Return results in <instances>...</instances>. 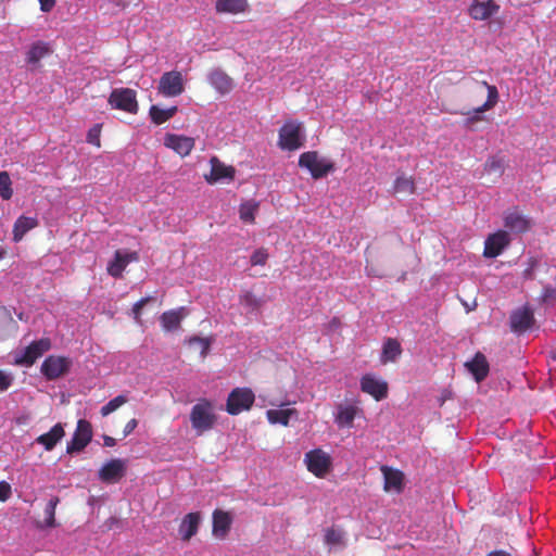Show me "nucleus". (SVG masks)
<instances>
[{
	"instance_id": "nucleus-1",
	"label": "nucleus",
	"mask_w": 556,
	"mask_h": 556,
	"mask_svg": "<svg viewBox=\"0 0 556 556\" xmlns=\"http://www.w3.org/2000/svg\"><path fill=\"white\" fill-rule=\"evenodd\" d=\"M190 422L199 435L211 430L216 422L212 402L206 399L199 400L191 408Z\"/></svg>"
},
{
	"instance_id": "nucleus-2",
	"label": "nucleus",
	"mask_w": 556,
	"mask_h": 556,
	"mask_svg": "<svg viewBox=\"0 0 556 556\" xmlns=\"http://www.w3.org/2000/svg\"><path fill=\"white\" fill-rule=\"evenodd\" d=\"M299 166L306 168L314 179H320L334 170V164L319 157L317 151H307L300 155Z\"/></svg>"
},
{
	"instance_id": "nucleus-3",
	"label": "nucleus",
	"mask_w": 556,
	"mask_h": 556,
	"mask_svg": "<svg viewBox=\"0 0 556 556\" xmlns=\"http://www.w3.org/2000/svg\"><path fill=\"white\" fill-rule=\"evenodd\" d=\"M303 144L302 124L293 121L285 123L279 129V148L287 151H295L303 147Z\"/></svg>"
},
{
	"instance_id": "nucleus-4",
	"label": "nucleus",
	"mask_w": 556,
	"mask_h": 556,
	"mask_svg": "<svg viewBox=\"0 0 556 556\" xmlns=\"http://www.w3.org/2000/svg\"><path fill=\"white\" fill-rule=\"evenodd\" d=\"M109 104L112 109L136 114L139 110L137 93L130 88H116L109 97Z\"/></svg>"
},
{
	"instance_id": "nucleus-5",
	"label": "nucleus",
	"mask_w": 556,
	"mask_h": 556,
	"mask_svg": "<svg viewBox=\"0 0 556 556\" xmlns=\"http://www.w3.org/2000/svg\"><path fill=\"white\" fill-rule=\"evenodd\" d=\"M255 401V395L249 388H235L228 395L226 410L230 415H239L249 410Z\"/></svg>"
},
{
	"instance_id": "nucleus-6",
	"label": "nucleus",
	"mask_w": 556,
	"mask_h": 556,
	"mask_svg": "<svg viewBox=\"0 0 556 556\" xmlns=\"http://www.w3.org/2000/svg\"><path fill=\"white\" fill-rule=\"evenodd\" d=\"M304 463L307 470L317 478H325L332 465L330 455L321 448L307 452L304 456Z\"/></svg>"
},
{
	"instance_id": "nucleus-7",
	"label": "nucleus",
	"mask_w": 556,
	"mask_h": 556,
	"mask_svg": "<svg viewBox=\"0 0 556 556\" xmlns=\"http://www.w3.org/2000/svg\"><path fill=\"white\" fill-rule=\"evenodd\" d=\"M51 349V342L48 338H42L31 342L22 352L17 353L14 358V364L20 366L29 367L36 363L47 351Z\"/></svg>"
},
{
	"instance_id": "nucleus-8",
	"label": "nucleus",
	"mask_w": 556,
	"mask_h": 556,
	"mask_svg": "<svg viewBox=\"0 0 556 556\" xmlns=\"http://www.w3.org/2000/svg\"><path fill=\"white\" fill-rule=\"evenodd\" d=\"M91 424L86 419H79L73 438L66 445V453L74 454L81 452L91 442Z\"/></svg>"
},
{
	"instance_id": "nucleus-9",
	"label": "nucleus",
	"mask_w": 556,
	"mask_h": 556,
	"mask_svg": "<svg viewBox=\"0 0 556 556\" xmlns=\"http://www.w3.org/2000/svg\"><path fill=\"white\" fill-rule=\"evenodd\" d=\"M72 361L65 356L50 355L41 364V372L48 380H55L68 372Z\"/></svg>"
},
{
	"instance_id": "nucleus-10",
	"label": "nucleus",
	"mask_w": 556,
	"mask_h": 556,
	"mask_svg": "<svg viewBox=\"0 0 556 556\" xmlns=\"http://www.w3.org/2000/svg\"><path fill=\"white\" fill-rule=\"evenodd\" d=\"M361 390L372 396L376 401H382L388 396L389 386L388 382L377 378L372 374H366L359 381Z\"/></svg>"
},
{
	"instance_id": "nucleus-11",
	"label": "nucleus",
	"mask_w": 556,
	"mask_h": 556,
	"mask_svg": "<svg viewBox=\"0 0 556 556\" xmlns=\"http://www.w3.org/2000/svg\"><path fill=\"white\" fill-rule=\"evenodd\" d=\"M159 91L165 97H177L181 94L184 91L181 74L176 71L164 73L160 78Z\"/></svg>"
},
{
	"instance_id": "nucleus-12",
	"label": "nucleus",
	"mask_w": 556,
	"mask_h": 556,
	"mask_svg": "<svg viewBox=\"0 0 556 556\" xmlns=\"http://www.w3.org/2000/svg\"><path fill=\"white\" fill-rule=\"evenodd\" d=\"M480 86L485 88L488 91L486 101L482 105L476 108L473 113L465 119L466 127H470L473 123L480 122L482 119L480 114L493 109L498 102V90L494 85L481 81Z\"/></svg>"
},
{
	"instance_id": "nucleus-13",
	"label": "nucleus",
	"mask_w": 556,
	"mask_h": 556,
	"mask_svg": "<svg viewBox=\"0 0 556 556\" xmlns=\"http://www.w3.org/2000/svg\"><path fill=\"white\" fill-rule=\"evenodd\" d=\"M211 172L204 175L205 180L213 185L222 180L231 181L235 178L236 169L219 161L217 156H212L210 160Z\"/></svg>"
},
{
	"instance_id": "nucleus-14",
	"label": "nucleus",
	"mask_w": 556,
	"mask_h": 556,
	"mask_svg": "<svg viewBox=\"0 0 556 556\" xmlns=\"http://www.w3.org/2000/svg\"><path fill=\"white\" fill-rule=\"evenodd\" d=\"M195 140L192 137L184 135L166 134L164 137V146L172 149L181 157L188 156L193 150Z\"/></svg>"
},
{
	"instance_id": "nucleus-15",
	"label": "nucleus",
	"mask_w": 556,
	"mask_h": 556,
	"mask_svg": "<svg viewBox=\"0 0 556 556\" xmlns=\"http://www.w3.org/2000/svg\"><path fill=\"white\" fill-rule=\"evenodd\" d=\"M509 242L510 239L508 233L504 230H498L486 238L483 255L485 257L494 258L502 254L504 249L508 247Z\"/></svg>"
},
{
	"instance_id": "nucleus-16",
	"label": "nucleus",
	"mask_w": 556,
	"mask_h": 556,
	"mask_svg": "<svg viewBox=\"0 0 556 556\" xmlns=\"http://www.w3.org/2000/svg\"><path fill=\"white\" fill-rule=\"evenodd\" d=\"M500 5L494 0H473L469 7V15L476 21H484L496 14Z\"/></svg>"
},
{
	"instance_id": "nucleus-17",
	"label": "nucleus",
	"mask_w": 556,
	"mask_h": 556,
	"mask_svg": "<svg viewBox=\"0 0 556 556\" xmlns=\"http://www.w3.org/2000/svg\"><path fill=\"white\" fill-rule=\"evenodd\" d=\"M125 475V464L122 459H111L99 470V479L105 483L117 482Z\"/></svg>"
},
{
	"instance_id": "nucleus-18",
	"label": "nucleus",
	"mask_w": 556,
	"mask_h": 556,
	"mask_svg": "<svg viewBox=\"0 0 556 556\" xmlns=\"http://www.w3.org/2000/svg\"><path fill=\"white\" fill-rule=\"evenodd\" d=\"M533 323V312L529 307L519 308L510 315V328L514 332H526L532 327Z\"/></svg>"
},
{
	"instance_id": "nucleus-19",
	"label": "nucleus",
	"mask_w": 556,
	"mask_h": 556,
	"mask_svg": "<svg viewBox=\"0 0 556 556\" xmlns=\"http://www.w3.org/2000/svg\"><path fill=\"white\" fill-rule=\"evenodd\" d=\"M186 307H178L164 312L160 316V323L163 331L173 332L180 328L182 319L187 316Z\"/></svg>"
},
{
	"instance_id": "nucleus-20",
	"label": "nucleus",
	"mask_w": 556,
	"mask_h": 556,
	"mask_svg": "<svg viewBox=\"0 0 556 556\" xmlns=\"http://www.w3.org/2000/svg\"><path fill=\"white\" fill-rule=\"evenodd\" d=\"M138 260V255L136 252L132 253H122L121 251H116L114 255V260L108 265V273L114 278H119L123 275L126 266L131 262Z\"/></svg>"
},
{
	"instance_id": "nucleus-21",
	"label": "nucleus",
	"mask_w": 556,
	"mask_h": 556,
	"mask_svg": "<svg viewBox=\"0 0 556 556\" xmlns=\"http://www.w3.org/2000/svg\"><path fill=\"white\" fill-rule=\"evenodd\" d=\"M477 382L483 381L489 375V363L484 354L477 352L470 362L465 364Z\"/></svg>"
},
{
	"instance_id": "nucleus-22",
	"label": "nucleus",
	"mask_w": 556,
	"mask_h": 556,
	"mask_svg": "<svg viewBox=\"0 0 556 556\" xmlns=\"http://www.w3.org/2000/svg\"><path fill=\"white\" fill-rule=\"evenodd\" d=\"M381 471L384 477V491H395L401 493L404 486V475L401 470L392 469L388 466H382Z\"/></svg>"
},
{
	"instance_id": "nucleus-23",
	"label": "nucleus",
	"mask_w": 556,
	"mask_h": 556,
	"mask_svg": "<svg viewBox=\"0 0 556 556\" xmlns=\"http://www.w3.org/2000/svg\"><path fill=\"white\" fill-rule=\"evenodd\" d=\"M200 513H189L182 518L178 528V532L182 541H189L197 534L200 526Z\"/></svg>"
},
{
	"instance_id": "nucleus-24",
	"label": "nucleus",
	"mask_w": 556,
	"mask_h": 556,
	"mask_svg": "<svg viewBox=\"0 0 556 556\" xmlns=\"http://www.w3.org/2000/svg\"><path fill=\"white\" fill-rule=\"evenodd\" d=\"M363 409L356 405H339L336 415V422L340 428H352L356 416L361 415Z\"/></svg>"
},
{
	"instance_id": "nucleus-25",
	"label": "nucleus",
	"mask_w": 556,
	"mask_h": 556,
	"mask_svg": "<svg viewBox=\"0 0 556 556\" xmlns=\"http://www.w3.org/2000/svg\"><path fill=\"white\" fill-rule=\"evenodd\" d=\"M232 519L229 513L216 509L213 513V534L216 538L225 539L230 530Z\"/></svg>"
},
{
	"instance_id": "nucleus-26",
	"label": "nucleus",
	"mask_w": 556,
	"mask_h": 556,
	"mask_svg": "<svg viewBox=\"0 0 556 556\" xmlns=\"http://www.w3.org/2000/svg\"><path fill=\"white\" fill-rule=\"evenodd\" d=\"M65 431L62 424L54 425L50 431L40 434L36 442L45 447L46 451H52L55 445L63 439Z\"/></svg>"
},
{
	"instance_id": "nucleus-27",
	"label": "nucleus",
	"mask_w": 556,
	"mask_h": 556,
	"mask_svg": "<svg viewBox=\"0 0 556 556\" xmlns=\"http://www.w3.org/2000/svg\"><path fill=\"white\" fill-rule=\"evenodd\" d=\"M504 225L511 232L523 233L530 229L531 222L526 216L514 211V212L506 214V216L504 218Z\"/></svg>"
},
{
	"instance_id": "nucleus-28",
	"label": "nucleus",
	"mask_w": 556,
	"mask_h": 556,
	"mask_svg": "<svg viewBox=\"0 0 556 556\" xmlns=\"http://www.w3.org/2000/svg\"><path fill=\"white\" fill-rule=\"evenodd\" d=\"M401 343L394 338H388L383 342L380 356L381 364L394 363L402 354Z\"/></svg>"
},
{
	"instance_id": "nucleus-29",
	"label": "nucleus",
	"mask_w": 556,
	"mask_h": 556,
	"mask_svg": "<svg viewBox=\"0 0 556 556\" xmlns=\"http://www.w3.org/2000/svg\"><path fill=\"white\" fill-rule=\"evenodd\" d=\"M38 226V219L36 217L20 216L13 226V240L18 242L29 230Z\"/></svg>"
},
{
	"instance_id": "nucleus-30",
	"label": "nucleus",
	"mask_w": 556,
	"mask_h": 556,
	"mask_svg": "<svg viewBox=\"0 0 556 556\" xmlns=\"http://www.w3.org/2000/svg\"><path fill=\"white\" fill-rule=\"evenodd\" d=\"M210 84L220 93L226 94L233 88L232 79L222 71H214L208 77Z\"/></svg>"
},
{
	"instance_id": "nucleus-31",
	"label": "nucleus",
	"mask_w": 556,
	"mask_h": 556,
	"mask_svg": "<svg viewBox=\"0 0 556 556\" xmlns=\"http://www.w3.org/2000/svg\"><path fill=\"white\" fill-rule=\"evenodd\" d=\"M51 52L52 51L47 42L36 41L30 46L26 53V62L28 64L36 65Z\"/></svg>"
},
{
	"instance_id": "nucleus-32",
	"label": "nucleus",
	"mask_w": 556,
	"mask_h": 556,
	"mask_svg": "<svg viewBox=\"0 0 556 556\" xmlns=\"http://www.w3.org/2000/svg\"><path fill=\"white\" fill-rule=\"evenodd\" d=\"M299 413L295 408H286V409H268L266 412L267 420L273 424H279L285 427L289 425V421L292 417H298Z\"/></svg>"
},
{
	"instance_id": "nucleus-33",
	"label": "nucleus",
	"mask_w": 556,
	"mask_h": 556,
	"mask_svg": "<svg viewBox=\"0 0 556 556\" xmlns=\"http://www.w3.org/2000/svg\"><path fill=\"white\" fill-rule=\"evenodd\" d=\"M247 0H217L216 11L223 13L239 14L247 10Z\"/></svg>"
},
{
	"instance_id": "nucleus-34",
	"label": "nucleus",
	"mask_w": 556,
	"mask_h": 556,
	"mask_svg": "<svg viewBox=\"0 0 556 556\" xmlns=\"http://www.w3.org/2000/svg\"><path fill=\"white\" fill-rule=\"evenodd\" d=\"M177 112V106H170L168 109H161L157 105H152L150 108V117L152 122L156 125H161L168 119H170Z\"/></svg>"
},
{
	"instance_id": "nucleus-35",
	"label": "nucleus",
	"mask_w": 556,
	"mask_h": 556,
	"mask_svg": "<svg viewBox=\"0 0 556 556\" xmlns=\"http://www.w3.org/2000/svg\"><path fill=\"white\" fill-rule=\"evenodd\" d=\"M504 169L505 161L500 156H491L484 164V173L489 176H493V181L504 174Z\"/></svg>"
},
{
	"instance_id": "nucleus-36",
	"label": "nucleus",
	"mask_w": 556,
	"mask_h": 556,
	"mask_svg": "<svg viewBox=\"0 0 556 556\" xmlns=\"http://www.w3.org/2000/svg\"><path fill=\"white\" fill-rule=\"evenodd\" d=\"M415 188L416 187L413 177L405 175L397 176L393 185V191L395 193L412 194L415 192Z\"/></svg>"
},
{
	"instance_id": "nucleus-37",
	"label": "nucleus",
	"mask_w": 556,
	"mask_h": 556,
	"mask_svg": "<svg viewBox=\"0 0 556 556\" xmlns=\"http://www.w3.org/2000/svg\"><path fill=\"white\" fill-rule=\"evenodd\" d=\"M239 302L250 312L257 311L263 305V301L251 291H244L239 296Z\"/></svg>"
},
{
	"instance_id": "nucleus-38",
	"label": "nucleus",
	"mask_w": 556,
	"mask_h": 556,
	"mask_svg": "<svg viewBox=\"0 0 556 556\" xmlns=\"http://www.w3.org/2000/svg\"><path fill=\"white\" fill-rule=\"evenodd\" d=\"M258 208V203L249 201L242 203L239 208L240 219L244 223L252 224L255 220V213Z\"/></svg>"
},
{
	"instance_id": "nucleus-39",
	"label": "nucleus",
	"mask_w": 556,
	"mask_h": 556,
	"mask_svg": "<svg viewBox=\"0 0 556 556\" xmlns=\"http://www.w3.org/2000/svg\"><path fill=\"white\" fill-rule=\"evenodd\" d=\"M60 503V498L58 496H52L45 508V527L54 528L56 526L55 522V509L58 504Z\"/></svg>"
},
{
	"instance_id": "nucleus-40",
	"label": "nucleus",
	"mask_w": 556,
	"mask_h": 556,
	"mask_svg": "<svg viewBox=\"0 0 556 556\" xmlns=\"http://www.w3.org/2000/svg\"><path fill=\"white\" fill-rule=\"evenodd\" d=\"M190 346H195L200 350V355L204 358L210 351L211 348V340L207 338H201L198 336L190 337L186 341Z\"/></svg>"
},
{
	"instance_id": "nucleus-41",
	"label": "nucleus",
	"mask_w": 556,
	"mask_h": 556,
	"mask_svg": "<svg viewBox=\"0 0 556 556\" xmlns=\"http://www.w3.org/2000/svg\"><path fill=\"white\" fill-rule=\"evenodd\" d=\"M11 178L8 172H0V197L3 200H10L13 195V190L11 187Z\"/></svg>"
},
{
	"instance_id": "nucleus-42",
	"label": "nucleus",
	"mask_w": 556,
	"mask_h": 556,
	"mask_svg": "<svg viewBox=\"0 0 556 556\" xmlns=\"http://www.w3.org/2000/svg\"><path fill=\"white\" fill-rule=\"evenodd\" d=\"M127 402H128L127 396L119 394V395L115 396L114 399L110 400L105 405H103L101 407V415L108 416Z\"/></svg>"
},
{
	"instance_id": "nucleus-43",
	"label": "nucleus",
	"mask_w": 556,
	"mask_h": 556,
	"mask_svg": "<svg viewBox=\"0 0 556 556\" xmlns=\"http://www.w3.org/2000/svg\"><path fill=\"white\" fill-rule=\"evenodd\" d=\"M12 324L13 319L9 312L5 308L0 307V341L7 337Z\"/></svg>"
},
{
	"instance_id": "nucleus-44",
	"label": "nucleus",
	"mask_w": 556,
	"mask_h": 556,
	"mask_svg": "<svg viewBox=\"0 0 556 556\" xmlns=\"http://www.w3.org/2000/svg\"><path fill=\"white\" fill-rule=\"evenodd\" d=\"M325 542L328 545H339L343 543V533L334 528H328L325 532Z\"/></svg>"
},
{
	"instance_id": "nucleus-45",
	"label": "nucleus",
	"mask_w": 556,
	"mask_h": 556,
	"mask_svg": "<svg viewBox=\"0 0 556 556\" xmlns=\"http://www.w3.org/2000/svg\"><path fill=\"white\" fill-rule=\"evenodd\" d=\"M268 260V252L265 248L256 249L251 255L250 262L252 266H264Z\"/></svg>"
},
{
	"instance_id": "nucleus-46",
	"label": "nucleus",
	"mask_w": 556,
	"mask_h": 556,
	"mask_svg": "<svg viewBox=\"0 0 556 556\" xmlns=\"http://www.w3.org/2000/svg\"><path fill=\"white\" fill-rule=\"evenodd\" d=\"M153 296H146L136 302L132 306V317L137 323H141V311L142 308L151 301H153Z\"/></svg>"
},
{
	"instance_id": "nucleus-47",
	"label": "nucleus",
	"mask_w": 556,
	"mask_h": 556,
	"mask_svg": "<svg viewBox=\"0 0 556 556\" xmlns=\"http://www.w3.org/2000/svg\"><path fill=\"white\" fill-rule=\"evenodd\" d=\"M100 132H101L100 126L99 125L93 126L91 129H89V131L87 134V142L99 148L101 146Z\"/></svg>"
},
{
	"instance_id": "nucleus-48",
	"label": "nucleus",
	"mask_w": 556,
	"mask_h": 556,
	"mask_svg": "<svg viewBox=\"0 0 556 556\" xmlns=\"http://www.w3.org/2000/svg\"><path fill=\"white\" fill-rule=\"evenodd\" d=\"M12 495V488L9 482L0 481V502L8 501Z\"/></svg>"
},
{
	"instance_id": "nucleus-49",
	"label": "nucleus",
	"mask_w": 556,
	"mask_h": 556,
	"mask_svg": "<svg viewBox=\"0 0 556 556\" xmlns=\"http://www.w3.org/2000/svg\"><path fill=\"white\" fill-rule=\"evenodd\" d=\"M12 379L0 370V391L7 390L11 386Z\"/></svg>"
},
{
	"instance_id": "nucleus-50",
	"label": "nucleus",
	"mask_w": 556,
	"mask_h": 556,
	"mask_svg": "<svg viewBox=\"0 0 556 556\" xmlns=\"http://www.w3.org/2000/svg\"><path fill=\"white\" fill-rule=\"evenodd\" d=\"M38 1L40 3V10L42 12H50L55 5V0H38Z\"/></svg>"
},
{
	"instance_id": "nucleus-51",
	"label": "nucleus",
	"mask_w": 556,
	"mask_h": 556,
	"mask_svg": "<svg viewBox=\"0 0 556 556\" xmlns=\"http://www.w3.org/2000/svg\"><path fill=\"white\" fill-rule=\"evenodd\" d=\"M138 426L137 419L132 418L130 419L124 427V437L129 435Z\"/></svg>"
},
{
	"instance_id": "nucleus-52",
	"label": "nucleus",
	"mask_w": 556,
	"mask_h": 556,
	"mask_svg": "<svg viewBox=\"0 0 556 556\" xmlns=\"http://www.w3.org/2000/svg\"><path fill=\"white\" fill-rule=\"evenodd\" d=\"M543 300L548 302L551 300H556V290L555 289H545L543 293Z\"/></svg>"
},
{
	"instance_id": "nucleus-53",
	"label": "nucleus",
	"mask_w": 556,
	"mask_h": 556,
	"mask_svg": "<svg viewBox=\"0 0 556 556\" xmlns=\"http://www.w3.org/2000/svg\"><path fill=\"white\" fill-rule=\"evenodd\" d=\"M485 556H514V555L505 549H494V551L489 552Z\"/></svg>"
},
{
	"instance_id": "nucleus-54",
	"label": "nucleus",
	"mask_w": 556,
	"mask_h": 556,
	"mask_svg": "<svg viewBox=\"0 0 556 556\" xmlns=\"http://www.w3.org/2000/svg\"><path fill=\"white\" fill-rule=\"evenodd\" d=\"M104 446L113 447L116 444V440L110 435H103Z\"/></svg>"
},
{
	"instance_id": "nucleus-55",
	"label": "nucleus",
	"mask_w": 556,
	"mask_h": 556,
	"mask_svg": "<svg viewBox=\"0 0 556 556\" xmlns=\"http://www.w3.org/2000/svg\"><path fill=\"white\" fill-rule=\"evenodd\" d=\"M5 254V251L4 249L0 245V260L4 256Z\"/></svg>"
},
{
	"instance_id": "nucleus-56",
	"label": "nucleus",
	"mask_w": 556,
	"mask_h": 556,
	"mask_svg": "<svg viewBox=\"0 0 556 556\" xmlns=\"http://www.w3.org/2000/svg\"><path fill=\"white\" fill-rule=\"evenodd\" d=\"M551 355H552V358L554 361H556V349L552 351Z\"/></svg>"
}]
</instances>
